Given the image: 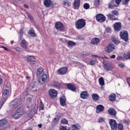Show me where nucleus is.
<instances>
[{
	"label": "nucleus",
	"instance_id": "nucleus-45",
	"mask_svg": "<svg viewBox=\"0 0 130 130\" xmlns=\"http://www.w3.org/2000/svg\"><path fill=\"white\" fill-rule=\"evenodd\" d=\"M40 110H44V105L42 103V102H41V105L39 107Z\"/></svg>",
	"mask_w": 130,
	"mask_h": 130
},
{
	"label": "nucleus",
	"instance_id": "nucleus-31",
	"mask_svg": "<svg viewBox=\"0 0 130 130\" xmlns=\"http://www.w3.org/2000/svg\"><path fill=\"white\" fill-rule=\"evenodd\" d=\"M22 116L19 112H18V111H17L14 115H13V118H15V119H18V118H20Z\"/></svg>",
	"mask_w": 130,
	"mask_h": 130
},
{
	"label": "nucleus",
	"instance_id": "nucleus-16",
	"mask_svg": "<svg viewBox=\"0 0 130 130\" xmlns=\"http://www.w3.org/2000/svg\"><path fill=\"white\" fill-rule=\"evenodd\" d=\"M106 16L111 21H118V18L110 13L107 14Z\"/></svg>",
	"mask_w": 130,
	"mask_h": 130
},
{
	"label": "nucleus",
	"instance_id": "nucleus-21",
	"mask_svg": "<svg viewBox=\"0 0 130 130\" xmlns=\"http://www.w3.org/2000/svg\"><path fill=\"white\" fill-rule=\"evenodd\" d=\"M52 4V2L51 0H44V5L46 8H49L51 6Z\"/></svg>",
	"mask_w": 130,
	"mask_h": 130
},
{
	"label": "nucleus",
	"instance_id": "nucleus-64",
	"mask_svg": "<svg viewBox=\"0 0 130 130\" xmlns=\"http://www.w3.org/2000/svg\"><path fill=\"white\" fill-rule=\"evenodd\" d=\"M107 30V31H108V32H109L111 30V29H110V28H108Z\"/></svg>",
	"mask_w": 130,
	"mask_h": 130
},
{
	"label": "nucleus",
	"instance_id": "nucleus-17",
	"mask_svg": "<svg viewBox=\"0 0 130 130\" xmlns=\"http://www.w3.org/2000/svg\"><path fill=\"white\" fill-rule=\"evenodd\" d=\"M108 112L110 115H113V116H115L117 113L116 110L112 108H109Z\"/></svg>",
	"mask_w": 130,
	"mask_h": 130
},
{
	"label": "nucleus",
	"instance_id": "nucleus-47",
	"mask_svg": "<svg viewBox=\"0 0 130 130\" xmlns=\"http://www.w3.org/2000/svg\"><path fill=\"white\" fill-rule=\"evenodd\" d=\"M23 34H24V30L23 29H20L19 30V35H20L21 38L23 36Z\"/></svg>",
	"mask_w": 130,
	"mask_h": 130
},
{
	"label": "nucleus",
	"instance_id": "nucleus-19",
	"mask_svg": "<svg viewBox=\"0 0 130 130\" xmlns=\"http://www.w3.org/2000/svg\"><path fill=\"white\" fill-rule=\"evenodd\" d=\"M87 97H89V94L88 93V92L86 91L81 92L80 94V98H81V99L85 100L87 98Z\"/></svg>",
	"mask_w": 130,
	"mask_h": 130
},
{
	"label": "nucleus",
	"instance_id": "nucleus-57",
	"mask_svg": "<svg viewBox=\"0 0 130 130\" xmlns=\"http://www.w3.org/2000/svg\"><path fill=\"white\" fill-rule=\"evenodd\" d=\"M16 51H20L21 50V48L19 47H17L15 48Z\"/></svg>",
	"mask_w": 130,
	"mask_h": 130
},
{
	"label": "nucleus",
	"instance_id": "nucleus-32",
	"mask_svg": "<svg viewBox=\"0 0 130 130\" xmlns=\"http://www.w3.org/2000/svg\"><path fill=\"white\" fill-rule=\"evenodd\" d=\"M99 83L101 86H104L105 82H104V79L103 77H100L99 79Z\"/></svg>",
	"mask_w": 130,
	"mask_h": 130
},
{
	"label": "nucleus",
	"instance_id": "nucleus-9",
	"mask_svg": "<svg viewBox=\"0 0 130 130\" xmlns=\"http://www.w3.org/2000/svg\"><path fill=\"white\" fill-rule=\"evenodd\" d=\"M68 70V67H64L59 69L57 72L59 75H63L67 74Z\"/></svg>",
	"mask_w": 130,
	"mask_h": 130
},
{
	"label": "nucleus",
	"instance_id": "nucleus-55",
	"mask_svg": "<svg viewBox=\"0 0 130 130\" xmlns=\"http://www.w3.org/2000/svg\"><path fill=\"white\" fill-rule=\"evenodd\" d=\"M26 101L27 102H31V101H32V98L30 97L27 98L26 99Z\"/></svg>",
	"mask_w": 130,
	"mask_h": 130
},
{
	"label": "nucleus",
	"instance_id": "nucleus-42",
	"mask_svg": "<svg viewBox=\"0 0 130 130\" xmlns=\"http://www.w3.org/2000/svg\"><path fill=\"white\" fill-rule=\"evenodd\" d=\"M10 94V91L8 89H5L3 92L4 96H7Z\"/></svg>",
	"mask_w": 130,
	"mask_h": 130
},
{
	"label": "nucleus",
	"instance_id": "nucleus-40",
	"mask_svg": "<svg viewBox=\"0 0 130 130\" xmlns=\"http://www.w3.org/2000/svg\"><path fill=\"white\" fill-rule=\"evenodd\" d=\"M63 6H68V7H71V3L69 1H63Z\"/></svg>",
	"mask_w": 130,
	"mask_h": 130
},
{
	"label": "nucleus",
	"instance_id": "nucleus-6",
	"mask_svg": "<svg viewBox=\"0 0 130 130\" xmlns=\"http://www.w3.org/2000/svg\"><path fill=\"white\" fill-rule=\"evenodd\" d=\"M95 18L96 21L99 22V23H103V22H105L106 21V17L104 15L102 14L96 15Z\"/></svg>",
	"mask_w": 130,
	"mask_h": 130
},
{
	"label": "nucleus",
	"instance_id": "nucleus-30",
	"mask_svg": "<svg viewBox=\"0 0 130 130\" xmlns=\"http://www.w3.org/2000/svg\"><path fill=\"white\" fill-rule=\"evenodd\" d=\"M27 59L28 61H29L30 62H33L36 60L34 56H29L27 58Z\"/></svg>",
	"mask_w": 130,
	"mask_h": 130
},
{
	"label": "nucleus",
	"instance_id": "nucleus-44",
	"mask_svg": "<svg viewBox=\"0 0 130 130\" xmlns=\"http://www.w3.org/2000/svg\"><path fill=\"white\" fill-rule=\"evenodd\" d=\"M58 121H59V119L58 117H55L53 118V119L52 120V122L55 124L57 123V122H58Z\"/></svg>",
	"mask_w": 130,
	"mask_h": 130
},
{
	"label": "nucleus",
	"instance_id": "nucleus-61",
	"mask_svg": "<svg viewBox=\"0 0 130 130\" xmlns=\"http://www.w3.org/2000/svg\"><path fill=\"white\" fill-rule=\"evenodd\" d=\"M110 58H115V55H112Z\"/></svg>",
	"mask_w": 130,
	"mask_h": 130
},
{
	"label": "nucleus",
	"instance_id": "nucleus-10",
	"mask_svg": "<svg viewBox=\"0 0 130 130\" xmlns=\"http://www.w3.org/2000/svg\"><path fill=\"white\" fill-rule=\"evenodd\" d=\"M121 22H115L114 24V29L115 31H120L121 30Z\"/></svg>",
	"mask_w": 130,
	"mask_h": 130
},
{
	"label": "nucleus",
	"instance_id": "nucleus-52",
	"mask_svg": "<svg viewBox=\"0 0 130 130\" xmlns=\"http://www.w3.org/2000/svg\"><path fill=\"white\" fill-rule=\"evenodd\" d=\"M115 3L116 5H119L121 3V0H115Z\"/></svg>",
	"mask_w": 130,
	"mask_h": 130
},
{
	"label": "nucleus",
	"instance_id": "nucleus-58",
	"mask_svg": "<svg viewBox=\"0 0 130 130\" xmlns=\"http://www.w3.org/2000/svg\"><path fill=\"white\" fill-rule=\"evenodd\" d=\"M121 58H122V57L121 56H118L117 57V60H120V59H121Z\"/></svg>",
	"mask_w": 130,
	"mask_h": 130
},
{
	"label": "nucleus",
	"instance_id": "nucleus-34",
	"mask_svg": "<svg viewBox=\"0 0 130 130\" xmlns=\"http://www.w3.org/2000/svg\"><path fill=\"white\" fill-rule=\"evenodd\" d=\"M94 6L96 8H98L100 6V0H94Z\"/></svg>",
	"mask_w": 130,
	"mask_h": 130
},
{
	"label": "nucleus",
	"instance_id": "nucleus-22",
	"mask_svg": "<svg viewBox=\"0 0 130 130\" xmlns=\"http://www.w3.org/2000/svg\"><path fill=\"white\" fill-rule=\"evenodd\" d=\"M28 34L30 35L31 37H36L37 35L35 33V30H34V29L33 28H31L28 31Z\"/></svg>",
	"mask_w": 130,
	"mask_h": 130
},
{
	"label": "nucleus",
	"instance_id": "nucleus-18",
	"mask_svg": "<svg viewBox=\"0 0 130 130\" xmlns=\"http://www.w3.org/2000/svg\"><path fill=\"white\" fill-rule=\"evenodd\" d=\"M104 69L107 71L108 72H109V71H112L113 70V67L111 66V64H109L108 63H106L104 65Z\"/></svg>",
	"mask_w": 130,
	"mask_h": 130
},
{
	"label": "nucleus",
	"instance_id": "nucleus-5",
	"mask_svg": "<svg viewBox=\"0 0 130 130\" xmlns=\"http://www.w3.org/2000/svg\"><path fill=\"white\" fill-rule=\"evenodd\" d=\"M55 28L58 31L63 32L64 30V25L60 21H58L55 24Z\"/></svg>",
	"mask_w": 130,
	"mask_h": 130
},
{
	"label": "nucleus",
	"instance_id": "nucleus-54",
	"mask_svg": "<svg viewBox=\"0 0 130 130\" xmlns=\"http://www.w3.org/2000/svg\"><path fill=\"white\" fill-rule=\"evenodd\" d=\"M33 116V114H31V112H29L28 114H27V117H29V118H32Z\"/></svg>",
	"mask_w": 130,
	"mask_h": 130
},
{
	"label": "nucleus",
	"instance_id": "nucleus-24",
	"mask_svg": "<svg viewBox=\"0 0 130 130\" xmlns=\"http://www.w3.org/2000/svg\"><path fill=\"white\" fill-rule=\"evenodd\" d=\"M17 112H19L22 116V115H24V114H25L26 112H25V109H24V107H21L18 109Z\"/></svg>",
	"mask_w": 130,
	"mask_h": 130
},
{
	"label": "nucleus",
	"instance_id": "nucleus-49",
	"mask_svg": "<svg viewBox=\"0 0 130 130\" xmlns=\"http://www.w3.org/2000/svg\"><path fill=\"white\" fill-rule=\"evenodd\" d=\"M98 121L99 123H101V122H103V121H104V119H103L102 117H100L98 119Z\"/></svg>",
	"mask_w": 130,
	"mask_h": 130
},
{
	"label": "nucleus",
	"instance_id": "nucleus-13",
	"mask_svg": "<svg viewBox=\"0 0 130 130\" xmlns=\"http://www.w3.org/2000/svg\"><path fill=\"white\" fill-rule=\"evenodd\" d=\"M104 111V106L102 105H99L96 107V113H101Z\"/></svg>",
	"mask_w": 130,
	"mask_h": 130
},
{
	"label": "nucleus",
	"instance_id": "nucleus-27",
	"mask_svg": "<svg viewBox=\"0 0 130 130\" xmlns=\"http://www.w3.org/2000/svg\"><path fill=\"white\" fill-rule=\"evenodd\" d=\"M111 40L112 41V42L114 43V44H116V45H118V44L120 43V41L118 39H116L115 37H112Z\"/></svg>",
	"mask_w": 130,
	"mask_h": 130
},
{
	"label": "nucleus",
	"instance_id": "nucleus-4",
	"mask_svg": "<svg viewBox=\"0 0 130 130\" xmlns=\"http://www.w3.org/2000/svg\"><path fill=\"white\" fill-rule=\"evenodd\" d=\"M119 35L121 39H122L125 42L128 41V33L126 30L121 31Z\"/></svg>",
	"mask_w": 130,
	"mask_h": 130
},
{
	"label": "nucleus",
	"instance_id": "nucleus-39",
	"mask_svg": "<svg viewBox=\"0 0 130 130\" xmlns=\"http://www.w3.org/2000/svg\"><path fill=\"white\" fill-rule=\"evenodd\" d=\"M96 62H97L96 59H91L89 62V64H90V66H94V64H96Z\"/></svg>",
	"mask_w": 130,
	"mask_h": 130
},
{
	"label": "nucleus",
	"instance_id": "nucleus-48",
	"mask_svg": "<svg viewBox=\"0 0 130 130\" xmlns=\"http://www.w3.org/2000/svg\"><path fill=\"white\" fill-rule=\"evenodd\" d=\"M128 3H129V0H124V2H123V4L125 5V6H127V5H128Z\"/></svg>",
	"mask_w": 130,
	"mask_h": 130
},
{
	"label": "nucleus",
	"instance_id": "nucleus-51",
	"mask_svg": "<svg viewBox=\"0 0 130 130\" xmlns=\"http://www.w3.org/2000/svg\"><path fill=\"white\" fill-rule=\"evenodd\" d=\"M123 121V122H125V123H126V124H128L130 123L129 120L124 119Z\"/></svg>",
	"mask_w": 130,
	"mask_h": 130
},
{
	"label": "nucleus",
	"instance_id": "nucleus-53",
	"mask_svg": "<svg viewBox=\"0 0 130 130\" xmlns=\"http://www.w3.org/2000/svg\"><path fill=\"white\" fill-rule=\"evenodd\" d=\"M127 83L130 88V77H128L126 79Z\"/></svg>",
	"mask_w": 130,
	"mask_h": 130
},
{
	"label": "nucleus",
	"instance_id": "nucleus-29",
	"mask_svg": "<svg viewBox=\"0 0 130 130\" xmlns=\"http://www.w3.org/2000/svg\"><path fill=\"white\" fill-rule=\"evenodd\" d=\"M44 72V69L42 67L39 68L37 71V76H40Z\"/></svg>",
	"mask_w": 130,
	"mask_h": 130
},
{
	"label": "nucleus",
	"instance_id": "nucleus-7",
	"mask_svg": "<svg viewBox=\"0 0 130 130\" xmlns=\"http://www.w3.org/2000/svg\"><path fill=\"white\" fill-rule=\"evenodd\" d=\"M47 79H48V76L46 74H43L41 78H39L38 82L40 84H43L45 83L46 81H47Z\"/></svg>",
	"mask_w": 130,
	"mask_h": 130
},
{
	"label": "nucleus",
	"instance_id": "nucleus-41",
	"mask_svg": "<svg viewBox=\"0 0 130 130\" xmlns=\"http://www.w3.org/2000/svg\"><path fill=\"white\" fill-rule=\"evenodd\" d=\"M26 15L27 16V18H28L29 20H30L31 21H33L34 18L33 16H32V15H31V14L29 13H26Z\"/></svg>",
	"mask_w": 130,
	"mask_h": 130
},
{
	"label": "nucleus",
	"instance_id": "nucleus-46",
	"mask_svg": "<svg viewBox=\"0 0 130 130\" xmlns=\"http://www.w3.org/2000/svg\"><path fill=\"white\" fill-rule=\"evenodd\" d=\"M118 66L121 69H123V68H124L125 67V66H124V64H123V63H118Z\"/></svg>",
	"mask_w": 130,
	"mask_h": 130
},
{
	"label": "nucleus",
	"instance_id": "nucleus-43",
	"mask_svg": "<svg viewBox=\"0 0 130 130\" xmlns=\"http://www.w3.org/2000/svg\"><path fill=\"white\" fill-rule=\"evenodd\" d=\"M111 14L114 16H118V12L116 10L112 11Z\"/></svg>",
	"mask_w": 130,
	"mask_h": 130
},
{
	"label": "nucleus",
	"instance_id": "nucleus-12",
	"mask_svg": "<svg viewBox=\"0 0 130 130\" xmlns=\"http://www.w3.org/2000/svg\"><path fill=\"white\" fill-rule=\"evenodd\" d=\"M66 86L69 90L72 91V92H76L77 88L75 85H73L72 83H67Z\"/></svg>",
	"mask_w": 130,
	"mask_h": 130
},
{
	"label": "nucleus",
	"instance_id": "nucleus-56",
	"mask_svg": "<svg viewBox=\"0 0 130 130\" xmlns=\"http://www.w3.org/2000/svg\"><path fill=\"white\" fill-rule=\"evenodd\" d=\"M23 7L25 9H29V6H28L27 4H24Z\"/></svg>",
	"mask_w": 130,
	"mask_h": 130
},
{
	"label": "nucleus",
	"instance_id": "nucleus-37",
	"mask_svg": "<svg viewBox=\"0 0 130 130\" xmlns=\"http://www.w3.org/2000/svg\"><path fill=\"white\" fill-rule=\"evenodd\" d=\"M60 121L62 124H68L69 123V121L66 119H62Z\"/></svg>",
	"mask_w": 130,
	"mask_h": 130
},
{
	"label": "nucleus",
	"instance_id": "nucleus-1",
	"mask_svg": "<svg viewBox=\"0 0 130 130\" xmlns=\"http://www.w3.org/2000/svg\"><path fill=\"white\" fill-rule=\"evenodd\" d=\"M86 26V20L84 19H79L75 22V27L77 30H81Z\"/></svg>",
	"mask_w": 130,
	"mask_h": 130
},
{
	"label": "nucleus",
	"instance_id": "nucleus-35",
	"mask_svg": "<svg viewBox=\"0 0 130 130\" xmlns=\"http://www.w3.org/2000/svg\"><path fill=\"white\" fill-rule=\"evenodd\" d=\"M123 57L125 58V59H130V53L127 52L124 53Z\"/></svg>",
	"mask_w": 130,
	"mask_h": 130
},
{
	"label": "nucleus",
	"instance_id": "nucleus-62",
	"mask_svg": "<svg viewBox=\"0 0 130 130\" xmlns=\"http://www.w3.org/2000/svg\"><path fill=\"white\" fill-rule=\"evenodd\" d=\"M38 126L40 128H41V127H42V124H39L38 125Z\"/></svg>",
	"mask_w": 130,
	"mask_h": 130
},
{
	"label": "nucleus",
	"instance_id": "nucleus-25",
	"mask_svg": "<svg viewBox=\"0 0 130 130\" xmlns=\"http://www.w3.org/2000/svg\"><path fill=\"white\" fill-rule=\"evenodd\" d=\"M109 100L112 102H114L116 100V94L112 93L109 96Z\"/></svg>",
	"mask_w": 130,
	"mask_h": 130
},
{
	"label": "nucleus",
	"instance_id": "nucleus-23",
	"mask_svg": "<svg viewBox=\"0 0 130 130\" xmlns=\"http://www.w3.org/2000/svg\"><path fill=\"white\" fill-rule=\"evenodd\" d=\"M93 101L96 102V101H99L100 99L99 95L97 93H93L91 95Z\"/></svg>",
	"mask_w": 130,
	"mask_h": 130
},
{
	"label": "nucleus",
	"instance_id": "nucleus-20",
	"mask_svg": "<svg viewBox=\"0 0 130 130\" xmlns=\"http://www.w3.org/2000/svg\"><path fill=\"white\" fill-rule=\"evenodd\" d=\"M99 42H100V40H99V38H94L91 40L90 43L93 45H97V44H98Z\"/></svg>",
	"mask_w": 130,
	"mask_h": 130
},
{
	"label": "nucleus",
	"instance_id": "nucleus-14",
	"mask_svg": "<svg viewBox=\"0 0 130 130\" xmlns=\"http://www.w3.org/2000/svg\"><path fill=\"white\" fill-rule=\"evenodd\" d=\"M114 44L112 43H110L107 47V52H112V51H114L115 48L114 47Z\"/></svg>",
	"mask_w": 130,
	"mask_h": 130
},
{
	"label": "nucleus",
	"instance_id": "nucleus-3",
	"mask_svg": "<svg viewBox=\"0 0 130 130\" xmlns=\"http://www.w3.org/2000/svg\"><path fill=\"white\" fill-rule=\"evenodd\" d=\"M20 47L24 49L26 52H30V50L28 48V43L26 40L23 39L20 42Z\"/></svg>",
	"mask_w": 130,
	"mask_h": 130
},
{
	"label": "nucleus",
	"instance_id": "nucleus-38",
	"mask_svg": "<svg viewBox=\"0 0 130 130\" xmlns=\"http://www.w3.org/2000/svg\"><path fill=\"white\" fill-rule=\"evenodd\" d=\"M83 8L85 10H89L90 9V5L88 3H85L83 5Z\"/></svg>",
	"mask_w": 130,
	"mask_h": 130
},
{
	"label": "nucleus",
	"instance_id": "nucleus-36",
	"mask_svg": "<svg viewBox=\"0 0 130 130\" xmlns=\"http://www.w3.org/2000/svg\"><path fill=\"white\" fill-rule=\"evenodd\" d=\"M6 119H3L0 120V127L1 126H3V125H5L6 124Z\"/></svg>",
	"mask_w": 130,
	"mask_h": 130
},
{
	"label": "nucleus",
	"instance_id": "nucleus-2",
	"mask_svg": "<svg viewBox=\"0 0 130 130\" xmlns=\"http://www.w3.org/2000/svg\"><path fill=\"white\" fill-rule=\"evenodd\" d=\"M22 100L21 99H16L11 103V106L12 108H18L22 104Z\"/></svg>",
	"mask_w": 130,
	"mask_h": 130
},
{
	"label": "nucleus",
	"instance_id": "nucleus-8",
	"mask_svg": "<svg viewBox=\"0 0 130 130\" xmlns=\"http://www.w3.org/2000/svg\"><path fill=\"white\" fill-rule=\"evenodd\" d=\"M49 94L51 99H53L57 96V91L54 89H50L49 90Z\"/></svg>",
	"mask_w": 130,
	"mask_h": 130
},
{
	"label": "nucleus",
	"instance_id": "nucleus-59",
	"mask_svg": "<svg viewBox=\"0 0 130 130\" xmlns=\"http://www.w3.org/2000/svg\"><path fill=\"white\" fill-rule=\"evenodd\" d=\"M4 50H6L7 51H10V49L5 47V48H4Z\"/></svg>",
	"mask_w": 130,
	"mask_h": 130
},
{
	"label": "nucleus",
	"instance_id": "nucleus-15",
	"mask_svg": "<svg viewBox=\"0 0 130 130\" xmlns=\"http://www.w3.org/2000/svg\"><path fill=\"white\" fill-rule=\"evenodd\" d=\"M80 0H74V2L73 4V9H74V10H79V8H80Z\"/></svg>",
	"mask_w": 130,
	"mask_h": 130
},
{
	"label": "nucleus",
	"instance_id": "nucleus-26",
	"mask_svg": "<svg viewBox=\"0 0 130 130\" xmlns=\"http://www.w3.org/2000/svg\"><path fill=\"white\" fill-rule=\"evenodd\" d=\"M117 7V5L114 4V1H112L110 3H109L108 4V8L109 9H114V8H116Z\"/></svg>",
	"mask_w": 130,
	"mask_h": 130
},
{
	"label": "nucleus",
	"instance_id": "nucleus-63",
	"mask_svg": "<svg viewBox=\"0 0 130 130\" xmlns=\"http://www.w3.org/2000/svg\"><path fill=\"white\" fill-rule=\"evenodd\" d=\"M89 55V54H83V56H88Z\"/></svg>",
	"mask_w": 130,
	"mask_h": 130
},
{
	"label": "nucleus",
	"instance_id": "nucleus-28",
	"mask_svg": "<svg viewBox=\"0 0 130 130\" xmlns=\"http://www.w3.org/2000/svg\"><path fill=\"white\" fill-rule=\"evenodd\" d=\"M72 130H80L81 125H79V124H73L71 126Z\"/></svg>",
	"mask_w": 130,
	"mask_h": 130
},
{
	"label": "nucleus",
	"instance_id": "nucleus-60",
	"mask_svg": "<svg viewBox=\"0 0 130 130\" xmlns=\"http://www.w3.org/2000/svg\"><path fill=\"white\" fill-rule=\"evenodd\" d=\"M3 84V79L0 77V85H2Z\"/></svg>",
	"mask_w": 130,
	"mask_h": 130
},
{
	"label": "nucleus",
	"instance_id": "nucleus-11",
	"mask_svg": "<svg viewBox=\"0 0 130 130\" xmlns=\"http://www.w3.org/2000/svg\"><path fill=\"white\" fill-rule=\"evenodd\" d=\"M59 101L61 106H66L67 105V98L65 96L60 97Z\"/></svg>",
	"mask_w": 130,
	"mask_h": 130
},
{
	"label": "nucleus",
	"instance_id": "nucleus-33",
	"mask_svg": "<svg viewBox=\"0 0 130 130\" xmlns=\"http://www.w3.org/2000/svg\"><path fill=\"white\" fill-rule=\"evenodd\" d=\"M67 44L69 46L73 47V46H75V45H76V42H75L73 41H68Z\"/></svg>",
	"mask_w": 130,
	"mask_h": 130
},
{
	"label": "nucleus",
	"instance_id": "nucleus-50",
	"mask_svg": "<svg viewBox=\"0 0 130 130\" xmlns=\"http://www.w3.org/2000/svg\"><path fill=\"white\" fill-rule=\"evenodd\" d=\"M59 129L60 130H68V129H67V127L66 126H61L59 127Z\"/></svg>",
	"mask_w": 130,
	"mask_h": 130
}]
</instances>
